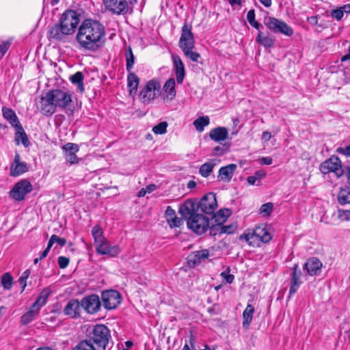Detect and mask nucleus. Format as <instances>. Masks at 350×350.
Masks as SVG:
<instances>
[{
    "mask_svg": "<svg viewBox=\"0 0 350 350\" xmlns=\"http://www.w3.org/2000/svg\"><path fill=\"white\" fill-rule=\"evenodd\" d=\"M105 28L96 20L87 18L78 28L76 40L81 50L96 52L100 50L106 42Z\"/></svg>",
    "mask_w": 350,
    "mask_h": 350,
    "instance_id": "1",
    "label": "nucleus"
},
{
    "mask_svg": "<svg viewBox=\"0 0 350 350\" xmlns=\"http://www.w3.org/2000/svg\"><path fill=\"white\" fill-rule=\"evenodd\" d=\"M80 22V15L75 10H67L60 16L58 23L50 27L48 38L50 40L66 42L68 38L75 32Z\"/></svg>",
    "mask_w": 350,
    "mask_h": 350,
    "instance_id": "2",
    "label": "nucleus"
},
{
    "mask_svg": "<svg viewBox=\"0 0 350 350\" xmlns=\"http://www.w3.org/2000/svg\"><path fill=\"white\" fill-rule=\"evenodd\" d=\"M71 102V94L68 92L60 89L51 90L41 96L38 108L43 115L51 116L57 107L64 109Z\"/></svg>",
    "mask_w": 350,
    "mask_h": 350,
    "instance_id": "3",
    "label": "nucleus"
},
{
    "mask_svg": "<svg viewBox=\"0 0 350 350\" xmlns=\"http://www.w3.org/2000/svg\"><path fill=\"white\" fill-rule=\"evenodd\" d=\"M196 204L191 200H187L179 208V213L185 218L188 217L187 226L197 234L206 232L209 219L202 214L196 213Z\"/></svg>",
    "mask_w": 350,
    "mask_h": 350,
    "instance_id": "4",
    "label": "nucleus"
},
{
    "mask_svg": "<svg viewBox=\"0 0 350 350\" xmlns=\"http://www.w3.org/2000/svg\"><path fill=\"white\" fill-rule=\"evenodd\" d=\"M110 338L111 332L109 328L105 325L98 324L90 332L86 340L96 350H106Z\"/></svg>",
    "mask_w": 350,
    "mask_h": 350,
    "instance_id": "5",
    "label": "nucleus"
},
{
    "mask_svg": "<svg viewBox=\"0 0 350 350\" xmlns=\"http://www.w3.org/2000/svg\"><path fill=\"white\" fill-rule=\"evenodd\" d=\"M264 23L267 29L274 33H282L286 36L293 34V29L284 21L274 17H266Z\"/></svg>",
    "mask_w": 350,
    "mask_h": 350,
    "instance_id": "6",
    "label": "nucleus"
},
{
    "mask_svg": "<svg viewBox=\"0 0 350 350\" xmlns=\"http://www.w3.org/2000/svg\"><path fill=\"white\" fill-rule=\"evenodd\" d=\"M240 239H244L250 245H254L256 241L268 243L272 236L269 231L263 226H257L252 233L243 234L240 236Z\"/></svg>",
    "mask_w": 350,
    "mask_h": 350,
    "instance_id": "7",
    "label": "nucleus"
},
{
    "mask_svg": "<svg viewBox=\"0 0 350 350\" xmlns=\"http://www.w3.org/2000/svg\"><path fill=\"white\" fill-rule=\"evenodd\" d=\"M161 95V84L157 79L150 80L140 92L144 103H150Z\"/></svg>",
    "mask_w": 350,
    "mask_h": 350,
    "instance_id": "8",
    "label": "nucleus"
},
{
    "mask_svg": "<svg viewBox=\"0 0 350 350\" xmlns=\"http://www.w3.org/2000/svg\"><path fill=\"white\" fill-rule=\"evenodd\" d=\"M33 190V186L27 179L17 182L10 191V196L16 201H22L25 196Z\"/></svg>",
    "mask_w": 350,
    "mask_h": 350,
    "instance_id": "9",
    "label": "nucleus"
},
{
    "mask_svg": "<svg viewBox=\"0 0 350 350\" xmlns=\"http://www.w3.org/2000/svg\"><path fill=\"white\" fill-rule=\"evenodd\" d=\"M197 208L206 215L213 214L217 208L216 195L214 193H208L204 196L198 204Z\"/></svg>",
    "mask_w": 350,
    "mask_h": 350,
    "instance_id": "10",
    "label": "nucleus"
},
{
    "mask_svg": "<svg viewBox=\"0 0 350 350\" xmlns=\"http://www.w3.org/2000/svg\"><path fill=\"white\" fill-rule=\"evenodd\" d=\"M319 169L324 174L334 172L338 177H340L343 174L341 162L336 156H332L329 159L323 162L320 165Z\"/></svg>",
    "mask_w": 350,
    "mask_h": 350,
    "instance_id": "11",
    "label": "nucleus"
},
{
    "mask_svg": "<svg viewBox=\"0 0 350 350\" xmlns=\"http://www.w3.org/2000/svg\"><path fill=\"white\" fill-rule=\"evenodd\" d=\"M105 8L116 15H124L129 12V0H103Z\"/></svg>",
    "mask_w": 350,
    "mask_h": 350,
    "instance_id": "12",
    "label": "nucleus"
},
{
    "mask_svg": "<svg viewBox=\"0 0 350 350\" xmlns=\"http://www.w3.org/2000/svg\"><path fill=\"white\" fill-rule=\"evenodd\" d=\"M191 25L185 23L182 27L181 36L178 45L182 51L193 49L195 46L194 36L191 31Z\"/></svg>",
    "mask_w": 350,
    "mask_h": 350,
    "instance_id": "13",
    "label": "nucleus"
},
{
    "mask_svg": "<svg viewBox=\"0 0 350 350\" xmlns=\"http://www.w3.org/2000/svg\"><path fill=\"white\" fill-rule=\"evenodd\" d=\"M101 299L105 309L113 310L121 303V295L116 290L105 291L102 292Z\"/></svg>",
    "mask_w": 350,
    "mask_h": 350,
    "instance_id": "14",
    "label": "nucleus"
},
{
    "mask_svg": "<svg viewBox=\"0 0 350 350\" xmlns=\"http://www.w3.org/2000/svg\"><path fill=\"white\" fill-rule=\"evenodd\" d=\"M82 308L89 314H95L100 310L101 302L98 295L92 294L81 301Z\"/></svg>",
    "mask_w": 350,
    "mask_h": 350,
    "instance_id": "15",
    "label": "nucleus"
},
{
    "mask_svg": "<svg viewBox=\"0 0 350 350\" xmlns=\"http://www.w3.org/2000/svg\"><path fill=\"white\" fill-rule=\"evenodd\" d=\"M95 246L97 253L101 255H108L111 257H115L120 252V249L118 245L111 246L106 239L100 242L96 243Z\"/></svg>",
    "mask_w": 350,
    "mask_h": 350,
    "instance_id": "16",
    "label": "nucleus"
},
{
    "mask_svg": "<svg viewBox=\"0 0 350 350\" xmlns=\"http://www.w3.org/2000/svg\"><path fill=\"white\" fill-rule=\"evenodd\" d=\"M28 169L27 163L21 161L19 153L16 152L14 160L10 165V175L12 177H16L27 172Z\"/></svg>",
    "mask_w": 350,
    "mask_h": 350,
    "instance_id": "17",
    "label": "nucleus"
},
{
    "mask_svg": "<svg viewBox=\"0 0 350 350\" xmlns=\"http://www.w3.org/2000/svg\"><path fill=\"white\" fill-rule=\"evenodd\" d=\"M62 150L64 157L70 165L77 164L79 163V158L76 153L79 150V147L74 143H67L62 146Z\"/></svg>",
    "mask_w": 350,
    "mask_h": 350,
    "instance_id": "18",
    "label": "nucleus"
},
{
    "mask_svg": "<svg viewBox=\"0 0 350 350\" xmlns=\"http://www.w3.org/2000/svg\"><path fill=\"white\" fill-rule=\"evenodd\" d=\"M302 273L299 269L298 264H295L292 267V273L291 274V285L289 289V296L294 295L299 288L302 282L301 281Z\"/></svg>",
    "mask_w": 350,
    "mask_h": 350,
    "instance_id": "19",
    "label": "nucleus"
},
{
    "mask_svg": "<svg viewBox=\"0 0 350 350\" xmlns=\"http://www.w3.org/2000/svg\"><path fill=\"white\" fill-rule=\"evenodd\" d=\"M209 256L208 250H202L191 252L187 258V262L190 267L199 265L203 260L207 259Z\"/></svg>",
    "mask_w": 350,
    "mask_h": 350,
    "instance_id": "20",
    "label": "nucleus"
},
{
    "mask_svg": "<svg viewBox=\"0 0 350 350\" xmlns=\"http://www.w3.org/2000/svg\"><path fill=\"white\" fill-rule=\"evenodd\" d=\"M82 308L81 302L77 299H70L63 310L65 315L71 318H78L80 317L81 308Z\"/></svg>",
    "mask_w": 350,
    "mask_h": 350,
    "instance_id": "21",
    "label": "nucleus"
},
{
    "mask_svg": "<svg viewBox=\"0 0 350 350\" xmlns=\"http://www.w3.org/2000/svg\"><path fill=\"white\" fill-rule=\"evenodd\" d=\"M322 262L315 257L309 258L304 265V269L308 275L312 276L319 275L322 268Z\"/></svg>",
    "mask_w": 350,
    "mask_h": 350,
    "instance_id": "22",
    "label": "nucleus"
},
{
    "mask_svg": "<svg viewBox=\"0 0 350 350\" xmlns=\"http://www.w3.org/2000/svg\"><path fill=\"white\" fill-rule=\"evenodd\" d=\"M237 168V165L234 163H231L226 166L221 167L219 170V173L217 176L218 180L229 182L232 179Z\"/></svg>",
    "mask_w": 350,
    "mask_h": 350,
    "instance_id": "23",
    "label": "nucleus"
},
{
    "mask_svg": "<svg viewBox=\"0 0 350 350\" xmlns=\"http://www.w3.org/2000/svg\"><path fill=\"white\" fill-rule=\"evenodd\" d=\"M176 82L174 79L170 78L165 83L163 88V100L171 101L175 97L176 94Z\"/></svg>",
    "mask_w": 350,
    "mask_h": 350,
    "instance_id": "24",
    "label": "nucleus"
},
{
    "mask_svg": "<svg viewBox=\"0 0 350 350\" xmlns=\"http://www.w3.org/2000/svg\"><path fill=\"white\" fill-rule=\"evenodd\" d=\"M172 58L177 83L182 84L185 75V66L179 56L172 55Z\"/></svg>",
    "mask_w": 350,
    "mask_h": 350,
    "instance_id": "25",
    "label": "nucleus"
},
{
    "mask_svg": "<svg viewBox=\"0 0 350 350\" xmlns=\"http://www.w3.org/2000/svg\"><path fill=\"white\" fill-rule=\"evenodd\" d=\"M16 129L14 142L16 145H19L21 143L24 147L27 148L30 146V142L28 139L27 135L24 131L21 124L14 127Z\"/></svg>",
    "mask_w": 350,
    "mask_h": 350,
    "instance_id": "26",
    "label": "nucleus"
},
{
    "mask_svg": "<svg viewBox=\"0 0 350 350\" xmlns=\"http://www.w3.org/2000/svg\"><path fill=\"white\" fill-rule=\"evenodd\" d=\"M209 137L217 142L224 141L228 137V131L226 127L218 126L211 130Z\"/></svg>",
    "mask_w": 350,
    "mask_h": 350,
    "instance_id": "27",
    "label": "nucleus"
},
{
    "mask_svg": "<svg viewBox=\"0 0 350 350\" xmlns=\"http://www.w3.org/2000/svg\"><path fill=\"white\" fill-rule=\"evenodd\" d=\"M3 116L14 128L21 124L14 110L10 108L3 107L2 108Z\"/></svg>",
    "mask_w": 350,
    "mask_h": 350,
    "instance_id": "28",
    "label": "nucleus"
},
{
    "mask_svg": "<svg viewBox=\"0 0 350 350\" xmlns=\"http://www.w3.org/2000/svg\"><path fill=\"white\" fill-rule=\"evenodd\" d=\"M40 310L36 305L32 304L29 310L21 317V324L25 325L31 323L38 315Z\"/></svg>",
    "mask_w": 350,
    "mask_h": 350,
    "instance_id": "29",
    "label": "nucleus"
},
{
    "mask_svg": "<svg viewBox=\"0 0 350 350\" xmlns=\"http://www.w3.org/2000/svg\"><path fill=\"white\" fill-rule=\"evenodd\" d=\"M256 41L265 48H271L274 46L275 40L268 33L264 34L261 31L257 34Z\"/></svg>",
    "mask_w": 350,
    "mask_h": 350,
    "instance_id": "30",
    "label": "nucleus"
},
{
    "mask_svg": "<svg viewBox=\"0 0 350 350\" xmlns=\"http://www.w3.org/2000/svg\"><path fill=\"white\" fill-rule=\"evenodd\" d=\"M230 215L231 211L230 209H220L217 213L214 212L211 215V221L223 224Z\"/></svg>",
    "mask_w": 350,
    "mask_h": 350,
    "instance_id": "31",
    "label": "nucleus"
},
{
    "mask_svg": "<svg viewBox=\"0 0 350 350\" xmlns=\"http://www.w3.org/2000/svg\"><path fill=\"white\" fill-rule=\"evenodd\" d=\"M139 82V79L137 75L134 72H129L127 76V83L131 95L135 94L137 93Z\"/></svg>",
    "mask_w": 350,
    "mask_h": 350,
    "instance_id": "32",
    "label": "nucleus"
},
{
    "mask_svg": "<svg viewBox=\"0 0 350 350\" xmlns=\"http://www.w3.org/2000/svg\"><path fill=\"white\" fill-rule=\"evenodd\" d=\"M51 294V290L49 287L44 288L41 293H40L39 296L37 297L36 301L33 304V305H36L37 308L40 310L41 307L44 306L46 304L48 297Z\"/></svg>",
    "mask_w": 350,
    "mask_h": 350,
    "instance_id": "33",
    "label": "nucleus"
},
{
    "mask_svg": "<svg viewBox=\"0 0 350 350\" xmlns=\"http://www.w3.org/2000/svg\"><path fill=\"white\" fill-rule=\"evenodd\" d=\"M254 308L251 304H247L243 312V327L247 329L252 321Z\"/></svg>",
    "mask_w": 350,
    "mask_h": 350,
    "instance_id": "34",
    "label": "nucleus"
},
{
    "mask_svg": "<svg viewBox=\"0 0 350 350\" xmlns=\"http://www.w3.org/2000/svg\"><path fill=\"white\" fill-rule=\"evenodd\" d=\"M70 81L72 83L77 85L78 90L80 92H83L85 90L84 84H83V74L81 72H77L74 75L70 77Z\"/></svg>",
    "mask_w": 350,
    "mask_h": 350,
    "instance_id": "35",
    "label": "nucleus"
},
{
    "mask_svg": "<svg viewBox=\"0 0 350 350\" xmlns=\"http://www.w3.org/2000/svg\"><path fill=\"white\" fill-rule=\"evenodd\" d=\"M215 165L216 163L213 160H210L204 163L200 167V174L204 178L209 176Z\"/></svg>",
    "mask_w": 350,
    "mask_h": 350,
    "instance_id": "36",
    "label": "nucleus"
},
{
    "mask_svg": "<svg viewBox=\"0 0 350 350\" xmlns=\"http://www.w3.org/2000/svg\"><path fill=\"white\" fill-rule=\"evenodd\" d=\"M210 123V119L208 116H200L193 121V125L196 130L199 132H202L204 127L208 125Z\"/></svg>",
    "mask_w": 350,
    "mask_h": 350,
    "instance_id": "37",
    "label": "nucleus"
},
{
    "mask_svg": "<svg viewBox=\"0 0 350 350\" xmlns=\"http://www.w3.org/2000/svg\"><path fill=\"white\" fill-rule=\"evenodd\" d=\"M338 201L340 204L350 203V189L349 188L340 190L338 194Z\"/></svg>",
    "mask_w": 350,
    "mask_h": 350,
    "instance_id": "38",
    "label": "nucleus"
},
{
    "mask_svg": "<svg viewBox=\"0 0 350 350\" xmlns=\"http://www.w3.org/2000/svg\"><path fill=\"white\" fill-rule=\"evenodd\" d=\"M126 56V68L128 72H131V69L135 63V57L133 53L132 49L131 46H129L125 53Z\"/></svg>",
    "mask_w": 350,
    "mask_h": 350,
    "instance_id": "39",
    "label": "nucleus"
},
{
    "mask_svg": "<svg viewBox=\"0 0 350 350\" xmlns=\"http://www.w3.org/2000/svg\"><path fill=\"white\" fill-rule=\"evenodd\" d=\"M208 228H209V234L212 237L222 234L221 224L211 221Z\"/></svg>",
    "mask_w": 350,
    "mask_h": 350,
    "instance_id": "40",
    "label": "nucleus"
},
{
    "mask_svg": "<svg viewBox=\"0 0 350 350\" xmlns=\"http://www.w3.org/2000/svg\"><path fill=\"white\" fill-rule=\"evenodd\" d=\"M92 234L94 239V243L100 242L105 238L103 237V232L100 226L96 225L92 230Z\"/></svg>",
    "mask_w": 350,
    "mask_h": 350,
    "instance_id": "41",
    "label": "nucleus"
},
{
    "mask_svg": "<svg viewBox=\"0 0 350 350\" xmlns=\"http://www.w3.org/2000/svg\"><path fill=\"white\" fill-rule=\"evenodd\" d=\"M71 350H96V349H95L85 338L77 343V345Z\"/></svg>",
    "mask_w": 350,
    "mask_h": 350,
    "instance_id": "42",
    "label": "nucleus"
},
{
    "mask_svg": "<svg viewBox=\"0 0 350 350\" xmlns=\"http://www.w3.org/2000/svg\"><path fill=\"white\" fill-rule=\"evenodd\" d=\"M13 278L10 273H5L1 277V284L6 290H10L12 286Z\"/></svg>",
    "mask_w": 350,
    "mask_h": 350,
    "instance_id": "43",
    "label": "nucleus"
},
{
    "mask_svg": "<svg viewBox=\"0 0 350 350\" xmlns=\"http://www.w3.org/2000/svg\"><path fill=\"white\" fill-rule=\"evenodd\" d=\"M167 122H161L152 128V131L157 135H162L167 132Z\"/></svg>",
    "mask_w": 350,
    "mask_h": 350,
    "instance_id": "44",
    "label": "nucleus"
},
{
    "mask_svg": "<svg viewBox=\"0 0 350 350\" xmlns=\"http://www.w3.org/2000/svg\"><path fill=\"white\" fill-rule=\"evenodd\" d=\"M54 243H57L61 247H63L66 243V240L64 238H59L55 234H53L49 241L48 244L49 245V247H52Z\"/></svg>",
    "mask_w": 350,
    "mask_h": 350,
    "instance_id": "45",
    "label": "nucleus"
},
{
    "mask_svg": "<svg viewBox=\"0 0 350 350\" xmlns=\"http://www.w3.org/2000/svg\"><path fill=\"white\" fill-rule=\"evenodd\" d=\"M273 208V204L271 202L263 204L260 208V213L264 214L265 216H269L271 213Z\"/></svg>",
    "mask_w": 350,
    "mask_h": 350,
    "instance_id": "46",
    "label": "nucleus"
},
{
    "mask_svg": "<svg viewBox=\"0 0 350 350\" xmlns=\"http://www.w3.org/2000/svg\"><path fill=\"white\" fill-rule=\"evenodd\" d=\"M183 52L187 57H189L195 62H198V59L200 57V55L197 52L193 51V49H187L183 51Z\"/></svg>",
    "mask_w": 350,
    "mask_h": 350,
    "instance_id": "47",
    "label": "nucleus"
},
{
    "mask_svg": "<svg viewBox=\"0 0 350 350\" xmlns=\"http://www.w3.org/2000/svg\"><path fill=\"white\" fill-rule=\"evenodd\" d=\"M230 267H228L225 271L221 273L220 275L226 280L228 284H232L234 280V276L230 273Z\"/></svg>",
    "mask_w": 350,
    "mask_h": 350,
    "instance_id": "48",
    "label": "nucleus"
},
{
    "mask_svg": "<svg viewBox=\"0 0 350 350\" xmlns=\"http://www.w3.org/2000/svg\"><path fill=\"white\" fill-rule=\"evenodd\" d=\"M338 217L342 221H350V211L339 209Z\"/></svg>",
    "mask_w": 350,
    "mask_h": 350,
    "instance_id": "49",
    "label": "nucleus"
},
{
    "mask_svg": "<svg viewBox=\"0 0 350 350\" xmlns=\"http://www.w3.org/2000/svg\"><path fill=\"white\" fill-rule=\"evenodd\" d=\"M167 223L171 228H175V227H179L181 225L182 220L181 219L178 218L175 215L172 218H171L170 220L167 221Z\"/></svg>",
    "mask_w": 350,
    "mask_h": 350,
    "instance_id": "50",
    "label": "nucleus"
},
{
    "mask_svg": "<svg viewBox=\"0 0 350 350\" xmlns=\"http://www.w3.org/2000/svg\"><path fill=\"white\" fill-rule=\"evenodd\" d=\"M330 15L332 18H336L337 21H340L344 16L342 10L340 8L332 10Z\"/></svg>",
    "mask_w": 350,
    "mask_h": 350,
    "instance_id": "51",
    "label": "nucleus"
},
{
    "mask_svg": "<svg viewBox=\"0 0 350 350\" xmlns=\"http://www.w3.org/2000/svg\"><path fill=\"white\" fill-rule=\"evenodd\" d=\"M58 265L61 269H65L69 264L70 260L65 256H59L57 259Z\"/></svg>",
    "mask_w": 350,
    "mask_h": 350,
    "instance_id": "52",
    "label": "nucleus"
},
{
    "mask_svg": "<svg viewBox=\"0 0 350 350\" xmlns=\"http://www.w3.org/2000/svg\"><path fill=\"white\" fill-rule=\"evenodd\" d=\"M10 45L11 42L10 41H4L0 44V53L1 56H3L7 53Z\"/></svg>",
    "mask_w": 350,
    "mask_h": 350,
    "instance_id": "53",
    "label": "nucleus"
},
{
    "mask_svg": "<svg viewBox=\"0 0 350 350\" xmlns=\"http://www.w3.org/2000/svg\"><path fill=\"white\" fill-rule=\"evenodd\" d=\"M222 234H232L236 230L237 227L234 225L224 226L221 224Z\"/></svg>",
    "mask_w": 350,
    "mask_h": 350,
    "instance_id": "54",
    "label": "nucleus"
},
{
    "mask_svg": "<svg viewBox=\"0 0 350 350\" xmlns=\"http://www.w3.org/2000/svg\"><path fill=\"white\" fill-rule=\"evenodd\" d=\"M338 154H343L347 157H350V145L346 147H339L336 149Z\"/></svg>",
    "mask_w": 350,
    "mask_h": 350,
    "instance_id": "55",
    "label": "nucleus"
},
{
    "mask_svg": "<svg viewBox=\"0 0 350 350\" xmlns=\"http://www.w3.org/2000/svg\"><path fill=\"white\" fill-rule=\"evenodd\" d=\"M266 172L263 170H257L254 173V176L258 179L256 185H260V180L266 176Z\"/></svg>",
    "mask_w": 350,
    "mask_h": 350,
    "instance_id": "56",
    "label": "nucleus"
},
{
    "mask_svg": "<svg viewBox=\"0 0 350 350\" xmlns=\"http://www.w3.org/2000/svg\"><path fill=\"white\" fill-rule=\"evenodd\" d=\"M165 215L166 220L167 221L168 220H170L171 218L176 215V212L171 206H168L165 210Z\"/></svg>",
    "mask_w": 350,
    "mask_h": 350,
    "instance_id": "57",
    "label": "nucleus"
},
{
    "mask_svg": "<svg viewBox=\"0 0 350 350\" xmlns=\"http://www.w3.org/2000/svg\"><path fill=\"white\" fill-rule=\"evenodd\" d=\"M255 10L254 9L250 10L247 14V20L249 23H252L255 20Z\"/></svg>",
    "mask_w": 350,
    "mask_h": 350,
    "instance_id": "58",
    "label": "nucleus"
},
{
    "mask_svg": "<svg viewBox=\"0 0 350 350\" xmlns=\"http://www.w3.org/2000/svg\"><path fill=\"white\" fill-rule=\"evenodd\" d=\"M272 162H273V159L271 157H262L260 159V163L262 164V165H271L272 164Z\"/></svg>",
    "mask_w": 350,
    "mask_h": 350,
    "instance_id": "59",
    "label": "nucleus"
},
{
    "mask_svg": "<svg viewBox=\"0 0 350 350\" xmlns=\"http://www.w3.org/2000/svg\"><path fill=\"white\" fill-rule=\"evenodd\" d=\"M214 154L217 155H221L225 153V148L221 146H216L213 150Z\"/></svg>",
    "mask_w": 350,
    "mask_h": 350,
    "instance_id": "60",
    "label": "nucleus"
},
{
    "mask_svg": "<svg viewBox=\"0 0 350 350\" xmlns=\"http://www.w3.org/2000/svg\"><path fill=\"white\" fill-rule=\"evenodd\" d=\"M308 22L312 25H317L318 24V16H312L308 17Z\"/></svg>",
    "mask_w": 350,
    "mask_h": 350,
    "instance_id": "61",
    "label": "nucleus"
},
{
    "mask_svg": "<svg viewBox=\"0 0 350 350\" xmlns=\"http://www.w3.org/2000/svg\"><path fill=\"white\" fill-rule=\"evenodd\" d=\"M271 134L270 132L269 131H264L262 134V139L265 141V142H268L271 139Z\"/></svg>",
    "mask_w": 350,
    "mask_h": 350,
    "instance_id": "62",
    "label": "nucleus"
},
{
    "mask_svg": "<svg viewBox=\"0 0 350 350\" xmlns=\"http://www.w3.org/2000/svg\"><path fill=\"white\" fill-rule=\"evenodd\" d=\"M51 247H49V245L48 244L46 248L40 254L39 259L42 260L44 259L49 254Z\"/></svg>",
    "mask_w": 350,
    "mask_h": 350,
    "instance_id": "63",
    "label": "nucleus"
},
{
    "mask_svg": "<svg viewBox=\"0 0 350 350\" xmlns=\"http://www.w3.org/2000/svg\"><path fill=\"white\" fill-rule=\"evenodd\" d=\"M247 181L250 185H254L258 181V179L254 176H250L247 178Z\"/></svg>",
    "mask_w": 350,
    "mask_h": 350,
    "instance_id": "64",
    "label": "nucleus"
}]
</instances>
